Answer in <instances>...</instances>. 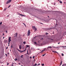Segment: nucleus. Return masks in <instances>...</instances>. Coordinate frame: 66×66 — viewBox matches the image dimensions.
I'll return each instance as SVG.
<instances>
[{"mask_svg": "<svg viewBox=\"0 0 66 66\" xmlns=\"http://www.w3.org/2000/svg\"><path fill=\"white\" fill-rule=\"evenodd\" d=\"M38 50H39V49L38 48Z\"/></svg>", "mask_w": 66, "mask_h": 66, "instance_id": "e2e57ef3", "label": "nucleus"}, {"mask_svg": "<svg viewBox=\"0 0 66 66\" xmlns=\"http://www.w3.org/2000/svg\"><path fill=\"white\" fill-rule=\"evenodd\" d=\"M2 22H1L0 23V25H1V24H2Z\"/></svg>", "mask_w": 66, "mask_h": 66, "instance_id": "5701e85b", "label": "nucleus"}, {"mask_svg": "<svg viewBox=\"0 0 66 66\" xmlns=\"http://www.w3.org/2000/svg\"><path fill=\"white\" fill-rule=\"evenodd\" d=\"M41 24H43V23H40Z\"/></svg>", "mask_w": 66, "mask_h": 66, "instance_id": "a18cd8bd", "label": "nucleus"}, {"mask_svg": "<svg viewBox=\"0 0 66 66\" xmlns=\"http://www.w3.org/2000/svg\"><path fill=\"white\" fill-rule=\"evenodd\" d=\"M13 48V45H12L11 47V48Z\"/></svg>", "mask_w": 66, "mask_h": 66, "instance_id": "4be33fe9", "label": "nucleus"}, {"mask_svg": "<svg viewBox=\"0 0 66 66\" xmlns=\"http://www.w3.org/2000/svg\"><path fill=\"white\" fill-rule=\"evenodd\" d=\"M62 56H64V54H63V53H62Z\"/></svg>", "mask_w": 66, "mask_h": 66, "instance_id": "bb28decb", "label": "nucleus"}, {"mask_svg": "<svg viewBox=\"0 0 66 66\" xmlns=\"http://www.w3.org/2000/svg\"><path fill=\"white\" fill-rule=\"evenodd\" d=\"M45 55H44V54H43V55H42V56H45Z\"/></svg>", "mask_w": 66, "mask_h": 66, "instance_id": "473e14b6", "label": "nucleus"}, {"mask_svg": "<svg viewBox=\"0 0 66 66\" xmlns=\"http://www.w3.org/2000/svg\"><path fill=\"white\" fill-rule=\"evenodd\" d=\"M6 55V56H7V54H5Z\"/></svg>", "mask_w": 66, "mask_h": 66, "instance_id": "37998d69", "label": "nucleus"}, {"mask_svg": "<svg viewBox=\"0 0 66 66\" xmlns=\"http://www.w3.org/2000/svg\"><path fill=\"white\" fill-rule=\"evenodd\" d=\"M19 15H21V16H24V15H23L22 14H19Z\"/></svg>", "mask_w": 66, "mask_h": 66, "instance_id": "1a4fd4ad", "label": "nucleus"}, {"mask_svg": "<svg viewBox=\"0 0 66 66\" xmlns=\"http://www.w3.org/2000/svg\"><path fill=\"white\" fill-rule=\"evenodd\" d=\"M60 48V47L59 46H57V47H56V48Z\"/></svg>", "mask_w": 66, "mask_h": 66, "instance_id": "2eb2a0df", "label": "nucleus"}, {"mask_svg": "<svg viewBox=\"0 0 66 66\" xmlns=\"http://www.w3.org/2000/svg\"><path fill=\"white\" fill-rule=\"evenodd\" d=\"M31 58H32V57H30V59H31Z\"/></svg>", "mask_w": 66, "mask_h": 66, "instance_id": "c03bdc74", "label": "nucleus"}, {"mask_svg": "<svg viewBox=\"0 0 66 66\" xmlns=\"http://www.w3.org/2000/svg\"><path fill=\"white\" fill-rule=\"evenodd\" d=\"M11 37H9L8 39L9 40V43H10V42H11Z\"/></svg>", "mask_w": 66, "mask_h": 66, "instance_id": "7ed1b4c3", "label": "nucleus"}, {"mask_svg": "<svg viewBox=\"0 0 66 66\" xmlns=\"http://www.w3.org/2000/svg\"><path fill=\"white\" fill-rule=\"evenodd\" d=\"M43 38H42L41 39H40V40H43Z\"/></svg>", "mask_w": 66, "mask_h": 66, "instance_id": "c9c22d12", "label": "nucleus"}, {"mask_svg": "<svg viewBox=\"0 0 66 66\" xmlns=\"http://www.w3.org/2000/svg\"><path fill=\"white\" fill-rule=\"evenodd\" d=\"M32 50V47H31V50Z\"/></svg>", "mask_w": 66, "mask_h": 66, "instance_id": "052dcab7", "label": "nucleus"}, {"mask_svg": "<svg viewBox=\"0 0 66 66\" xmlns=\"http://www.w3.org/2000/svg\"><path fill=\"white\" fill-rule=\"evenodd\" d=\"M48 48H52V47H51V46L48 47Z\"/></svg>", "mask_w": 66, "mask_h": 66, "instance_id": "4468645a", "label": "nucleus"}, {"mask_svg": "<svg viewBox=\"0 0 66 66\" xmlns=\"http://www.w3.org/2000/svg\"><path fill=\"white\" fill-rule=\"evenodd\" d=\"M36 28H35V26H32V29H34Z\"/></svg>", "mask_w": 66, "mask_h": 66, "instance_id": "0eeeda50", "label": "nucleus"}, {"mask_svg": "<svg viewBox=\"0 0 66 66\" xmlns=\"http://www.w3.org/2000/svg\"><path fill=\"white\" fill-rule=\"evenodd\" d=\"M11 2H12V0H9L7 1L6 4H8L9 3H10Z\"/></svg>", "mask_w": 66, "mask_h": 66, "instance_id": "f257e3e1", "label": "nucleus"}, {"mask_svg": "<svg viewBox=\"0 0 66 66\" xmlns=\"http://www.w3.org/2000/svg\"><path fill=\"white\" fill-rule=\"evenodd\" d=\"M3 35H4V33H3Z\"/></svg>", "mask_w": 66, "mask_h": 66, "instance_id": "ea45409f", "label": "nucleus"}, {"mask_svg": "<svg viewBox=\"0 0 66 66\" xmlns=\"http://www.w3.org/2000/svg\"><path fill=\"white\" fill-rule=\"evenodd\" d=\"M40 63H39L37 65V66H39V65H40Z\"/></svg>", "mask_w": 66, "mask_h": 66, "instance_id": "a878e982", "label": "nucleus"}, {"mask_svg": "<svg viewBox=\"0 0 66 66\" xmlns=\"http://www.w3.org/2000/svg\"><path fill=\"white\" fill-rule=\"evenodd\" d=\"M58 44H60V42H59Z\"/></svg>", "mask_w": 66, "mask_h": 66, "instance_id": "13d9d810", "label": "nucleus"}, {"mask_svg": "<svg viewBox=\"0 0 66 66\" xmlns=\"http://www.w3.org/2000/svg\"><path fill=\"white\" fill-rule=\"evenodd\" d=\"M35 37H36V36L35 37H34V38H35Z\"/></svg>", "mask_w": 66, "mask_h": 66, "instance_id": "de8ad7c7", "label": "nucleus"}, {"mask_svg": "<svg viewBox=\"0 0 66 66\" xmlns=\"http://www.w3.org/2000/svg\"><path fill=\"white\" fill-rule=\"evenodd\" d=\"M27 52H28V50L27 51Z\"/></svg>", "mask_w": 66, "mask_h": 66, "instance_id": "680f3d73", "label": "nucleus"}, {"mask_svg": "<svg viewBox=\"0 0 66 66\" xmlns=\"http://www.w3.org/2000/svg\"><path fill=\"white\" fill-rule=\"evenodd\" d=\"M53 52H55H55L54 51H52Z\"/></svg>", "mask_w": 66, "mask_h": 66, "instance_id": "72a5a7b5", "label": "nucleus"}, {"mask_svg": "<svg viewBox=\"0 0 66 66\" xmlns=\"http://www.w3.org/2000/svg\"><path fill=\"white\" fill-rule=\"evenodd\" d=\"M7 54H9V53H8Z\"/></svg>", "mask_w": 66, "mask_h": 66, "instance_id": "bf43d9fd", "label": "nucleus"}, {"mask_svg": "<svg viewBox=\"0 0 66 66\" xmlns=\"http://www.w3.org/2000/svg\"><path fill=\"white\" fill-rule=\"evenodd\" d=\"M11 6V5H9L8 7V8H9V7H10Z\"/></svg>", "mask_w": 66, "mask_h": 66, "instance_id": "c85d7f7f", "label": "nucleus"}, {"mask_svg": "<svg viewBox=\"0 0 66 66\" xmlns=\"http://www.w3.org/2000/svg\"><path fill=\"white\" fill-rule=\"evenodd\" d=\"M66 66V64H64L62 65V66Z\"/></svg>", "mask_w": 66, "mask_h": 66, "instance_id": "9b49d317", "label": "nucleus"}, {"mask_svg": "<svg viewBox=\"0 0 66 66\" xmlns=\"http://www.w3.org/2000/svg\"><path fill=\"white\" fill-rule=\"evenodd\" d=\"M8 48V47H6V49H7V48Z\"/></svg>", "mask_w": 66, "mask_h": 66, "instance_id": "58836bf2", "label": "nucleus"}, {"mask_svg": "<svg viewBox=\"0 0 66 66\" xmlns=\"http://www.w3.org/2000/svg\"><path fill=\"white\" fill-rule=\"evenodd\" d=\"M26 49H25L24 51H23V52H24L25 51H26Z\"/></svg>", "mask_w": 66, "mask_h": 66, "instance_id": "7c9ffc66", "label": "nucleus"}, {"mask_svg": "<svg viewBox=\"0 0 66 66\" xmlns=\"http://www.w3.org/2000/svg\"><path fill=\"white\" fill-rule=\"evenodd\" d=\"M46 35H48V33H47V32H46Z\"/></svg>", "mask_w": 66, "mask_h": 66, "instance_id": "cd10ccee", "label": "nucleus"}, {"mask_svg": "<svg viewBox=\"0 0 66 66\" xmlns=\"http://www.w3.org/2000/svg\"><path fill=\"white\" fill-rule=\"evenodd\" d=\"M62 61H61V64L60 65V66H61V65H62Z\"/></svg>", "mask_w": 66, "mask_h": 66, "instance_id": "9d476101", "label": "nucleus"}, {"mask_svg": "<svg viewBox=\"0 0 66 66\" xmlns=\"http://www.w3.org/2000/svg\"><path fill=\"white\" fill-rule=\"evenodd\" d=\"M26 47H29V45H27Z\"/></svg>", "mask_w": 66, "mask_h": 66, "instance_id": "393cba45", "label": "nucleus"}, {"mask_svg": "<svg viewBox=\"0 0 66 66\" xmlns=\"http://www.w3.org/2000/svg\"><path fill=\"white\" fill-rule=\"evenodd\" d=\"M50 39L52 40H53V39Z\"/></svg>", "mask_w": 66, "mask_h": 66, "instance_id": "09e8293b", "label": "nucleus"}, {"mask_svg": "<svg viewBox=\"0 0 66 66\" xmlns=\"http://www.w3.org/2000/svg\"><path fill=\"white\" fill-rule=\"evenodd\" d=\"M37 65V64L35 63V65H34L33 66H36Z\"/></svg>", "mask_w": 66, "mask_h": 66, "instance_id": "f3484780", "label": "nucleus"}, {"mask_svg": "<svg viewBox=\"0 0 66 66\" xmlns=\"http://www.w3.org/2000/svg\"><path fill=\"white\" fill-rule=\"evenodd\" d=\"M6 33H7V31L6 30Z\"/></svg>", "mask_w": 66, "mask_h": 66, "instance_id": "e433bc0d", "label": "nucleus"}, {"mask_svg": "<svg viewBox=\"0 0 66 66\" xmlns=\"http://www.w3.org/2000/svg\"><path fill=\"white\" fill-rule=\"evenodd\" d=\"M59 2L60 3H62V2L61 1H60Z\"/></svg>", "mask_w": 66, "mask_h": 66, "instance_id": "6ab92c4d", "label": "nucleus"}, {"mask_svg": "<svg viewBox=\"0 0 66 66\" xmlns=\"http://www.w3.org/2000/svg\"><path fill=\"white\" fill-rule=\"evenodd\" d=\"M44 50H43L42 51H41V53L42 52H44Z\"/></svg>", "mask_w": 66, "mask_h": 66, "instance_id": "aec40b11", "label": "nucleus"}, {"mask_svg": "<svg viewBox=\"0 0 66 66\" xmlns=\"http://www.w3.org/2000/svg\"><path fill=\"white\" fill-rule=\"evenodd\" d=\"M27 54H29V53L28 52H27Z\"/></svg>", "mask_w": 66, "mask_h": 66, "instance_id": "8fccbe9b", "label": "nucleus"}, {"mask_svg": "<svg viewBox=\"0 0 66 66\" xmlns=\"http://www.w3.org/2000/svg\"><path fill=\"white\" fill-rule=\"evenodd\" d=\"M7 65H9V63H7Z\"/></svg>", "mask_w": 66, "mask_h": 66, "instance_id": "f704fd0d", "label": "nucleus"}, {"mask_svg": "<svg viewBox=\"0 0 66 66\" xmlns=\"http://www.w3.org/2000/svg\"><path fill=\"white\" fill-rule=\"evenodd\" d=\"M15 34L16 35H17V33H16Z\"/></svg>", "mask_w": 66, "mask_h": 66, "instance_id": "49530a36", "label": "nucleus"}, {"mask_svg": "<svg viewBox=\"0 0 66 66\" xmlns=\"http://www.w3.org/2000/svg\"><path fill=\"white\" fill-rule=\"evenodd\" d=\"M26 42H23V44H26Z\"/></svg>", "mask_w": 66, "mask_h": 66, "instance_id": "b1692460", "label": "nucleus"}, {"mask_svg": "<svg viewBox=\"0 0 66 66\" xmlns=\"http://www.w3.org/2000/svg\"><path fill=\"white\" fill-rule=\"evenodd\" d=\"M30 30H28V36H29L30 34Z\"/></svg>", "mask_w": 66, "mask_h": 66, "instance_id": "f03ea898", "label": "nucleus"}, {"mask_svg": "<svg viewBox=\"0 0 66 66\" xmlns=\"http://www.w3.org/2000/svg\"><path fill=\"white\" fill-rule=\"evenodd\" d=\"M45 55H46V54H44Z\"/></svg>", "mask_w": 66, "mask_h": 66, "instance_id": "6e6d98bb", "label": "nucleus"}, {"mask_svg": "<svg viewBox=\"0 0 66 66\" xmlns=\"http://www.w3.org/2000/svg\"><path fill=\"white\" fill-rule=\"evenodd\" d=\"M47 49H48V48L47 47Z\"/></svg>", "mask_w": 66, "mask_h": 66, "instance_id": "0e129e2a", "label": "nucleus"}, {"mask_svg": "<svg viewBox=\"0 0 66 66\" xmlns=\"http://www.w3.org/2000/svg\"><path fill=\"white\" fill-rule=\"evenodd\" d=\"M19 48L20 49H21V45H19Z\"/></svg>", "mask_w": 66, "mask_h": 66, "instance_id": "423d86ee", "label": "nucleus"}, {"mask_svg": "<svg viewBox=\"0 0 66 66\" xmlns=\"http://www.w3.org/2000/svg\"><path fill=\"white\" fill-rule=\"evenodd\" d=\"M48 17H49V16H48Z\"/></svg>", "mask_w": 66, "mask_h": 66, "instance_id": "69168bd1", "label": "nucleus"}, {"mask_svg": "<svg viewBox=\"0 0 66 66\" xmlns=\"http://www.w3.org/2000/svg\"><path fill=\"white\" fill-rule=\"evenodd\" d=\"M39 41H38V43H39Z\"/></svg>", "mask_w": 66, "mask_h": 66, "instance_id": "338daca9", "label": "nucleus"}, {"mask_svg": "<svg viewBox=\"0 0 66 66\" xmlns=\"http://www.w3.org/2000/svg\"><path fill=\"white\" fill-rule=\"evenodd\" d=\"M52 47H53V48H56V47H54V46H52Z\"/></svg>", "mask_w": 66, "mask_h": 66, "instance_id": "c756f323", "label": "nucleus"}, {"mask_svg": "<svg viewBox=\"0 0 66 66\" xmlns=\"http://www.w3.org/2000/svg\"><path fill=\"white\" fill-rule=\"evenodd\" d=\"M62 47H65L66 48V46H63Z\"/></svg>", "mask_w": 66, "mask_h": 66, "instance_id": "4c0bfd02", "label": "nucleus"}, {"mask_svg": "<svg viewBox=\"0 0 66 66\" xmlns=\"http://www.w3.org/2000/svg\"><path fill=\"white\" fill-rule=\"evenodd\" d=\"M34 56L33 57V58L34 59Z\"/></svg>", "mask_w": 66, "mask_h": 66, "instance_id": "79ce46f5", "label": "nucleus"}, {"mask_svg": "<svg viewBox=\"0 0 66 66\" xmlns=\"http://www.w3.org/2000/svg\"><path fill=\"white\" fill-rule=\"evenodd\" d=\"M8 46H10V45H9H9H8Z\"/></svg>", "mask_w": 66, "mask_h": 66, "instance_id": "5fc2aeb1", "label": "nucleus"}, {"mask_svg": "<svg viewBox=\"0 0 66 66\" xmlns=\"http://www.w3.org/2000/svg\"><path fill=\"white\" fill-rule=\"evenodd\" d=\"M35 32L36 31H37V29H36V28H35Z\"/></svg>", "mask_w": 66, "mask_h": 66, "instance_id": "f8f14e48", "label": "nucleus"}, {"mask_svg": "<svg viewBox=\"0 0 66 66\" xmlns=\"http://www.w3.org/2000/svg\"><path fill=\"white\" fill-rule=\"evenodd\" d=\"M21 66H23V65H21Z\"/></svg>", "mask_w": 66, "mask_h": 66, "instance_id": "774afa93", "label": "nucleus"}, {"mask_svg": "<svg viewBox=\"0 0 66 66\" xmlns=\"http://www.w3.org/2000/svg\"><path fill=\"white\" fill-rule=\"evenodd\" d=\"M17 50H18V51H20V53H22V52H23V51H20V50H19L18 49H17Z\"/></svg>", "mask_w": 66, "mask_h": 66, "instance_id": "20e7f679", "label": "nucleus"}, {"mask_svg": "<svg viewBox=\"0 0 66 66\" xmlns=\"http://www.w3.org/2000/svg\"><path fill=\"white\" fill-rule=\"evenodd\" d=\"M34 44H35V45H36V44H37V43L36 42H35L34 43Z\"/></svg>", "mask_w": 66, "mask_h": 66, "instance_id": "a211bd4d", "label": "nucleus"}, {"mask_svg": "<svg viewBox=\"0 0 66 66\" xmlns=\"http://www.w3.org/2000/svg\"><path fill=\"white\" fill-rule=\"evenodd\" d=\"M12 66H13V64H12Z\"/></svg>", "mask_w": 66, "mask_h": 66, "instance_id": "864d4df0", "label": "nucleus"}, {"mask_svg": "<svg viewBox=\"0 0 66 66\" xmlns=\"http://www.w3.org/2000/svg\"><path fill=\"white\" fill-rule=\"evenodd\" d=\"M9 15H8L7 16V17H9Z\"/></svg>", "mask_w": 66, "mask_h": 66, "instance_id": "4d7b16f0", "label": "nucleus"}, {"mask_svg": "<svg viewBox=\"0 0 66 66\" xmlns=\"http://www.w3.org/2000/svg\"><path fill=\"white\" fill-rule=\"evenodd\" d=\"M8 44L9 45H10V42H9V43H8Z\"/></svg>", "mask_w": 66, "mask_h": 66, "instance_id": "3c124183", "label": "nucleus"}, {"mask_svg": "<svg viewBox=\"0 0 66 66\" xmlns=\"http://www.w3.org/2000/svg\"><path fill=\"white\" fill-rule=\"evenodd\" d=\"M4 37H3V39H4Z\"/></svg>", "mask_w": 66, "mask_h": 66, "instance_id": "603ef678", "label": "nucleus"}, {"mask_svg": "<svg viewBox=\"0 0 66 66\" xmlns=\"http://www.w3.org/2000/svg\"><path fill=\"white\" fill-rule=\"evenodd\" d=\"M14 60L16 61H17V58H15L14 59Z\"/></svg>", "mask_w": 66, "mask_h": 66, "instance_id": "dca6fc26", "label": "nucleus"}, {"mask_svg": "<svg viewBox=\"0 0 66 66\" xmlns=\"http://www.w3.org/2000/svg\"><path fill=\"white\" fill-rule=\"evenodd\" d=\"M4 42L5 43H7V40H4Z\"/></svg>", "mask_w": 66, "mask_h": 66, "instance_id": "39448f33", "label": "nucleus"}, {"mask_svg": "<svg viewBox=\"0 0 66 66\" xmlns=\"http://www.w3.org/2000/svg\"><path fill=\"white\" fill-rule=\"evenodd\" d=\"M6 9H7V8H4V9L3 10V11H5L6 10Z\"/></svg>", "mask_w": 66, "mask_h": 66, "instance_id": "6e6552de", "label": "nucleus"}, {"mask_svg": "<svg viewBox=\"0 0 66 66\" xmlns=\"http://www.w3.org/2000/svg\"><path fill=\"white\" fill-rule=\"evenodd\" d=\"M55 52L56 53H57V52H56V51H55Z\"/></svg>", "mask_w": 66, "mask_h": 66, "instance_id": "a19ab883", "label": "nucleus"}, {"mask_svg": "<svg viewBox=\"0 0 66 66\" xmlns=\"http://www.w3.org/2000/svg\"><path fill=\"white\" fill-rule=\"evenodd\" d=\"M23 55H21V57H22V58H23Z\"/></svg>", "mask_w": 66, "mask_h": 66, "instance_id": "ddd939ff", "label": "nucleus"}, {"mask_svg": "<svg viewBox=\"0 0 66 66\" xmlns=\"http://www.w3.org/2000/svg\"><path fill=\"white\" fill-rule=\"evenodd\" d=\"M23 23V24H24V25L25 26H26V25L25 24H24V23Z\"/></svg>", "mask_w": 66, "mask_h": 66, "instance_id": "2f4dec72", "label": "nucleus"}, {"mask_svg": "<svg viewBox=\"0 0 66 66\" xmlns=\"http://www.w3.org/2000/svg\"><path fill=\"white\" fill-rule=\"evenodd\" d=\"M42 66H44V64L43 63H42Z\"/></svg>", "mask_w": 66, "mask_h": 66, "instance_id": "412c9836", "label": "nucleus"}]
</instances>
